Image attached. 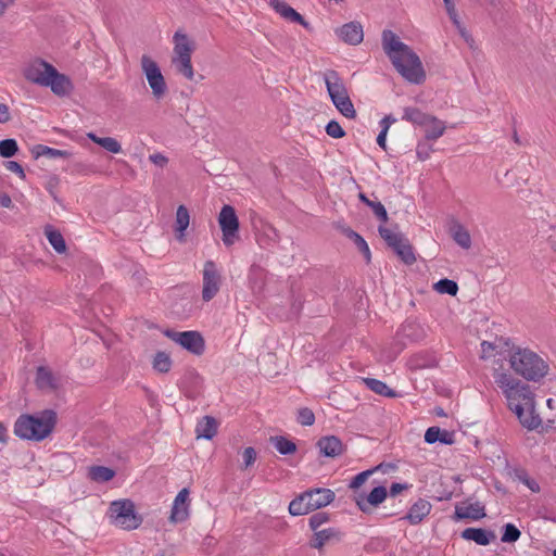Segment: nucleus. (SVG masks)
<instances>
[{
	"mask_svg": "<svg viewBox=\"0 0 556 556\" xmlns=\"http://www.w3.org/2000/svg\"><path fill=\"white\" fill-rule=\"evenodd\" d=\"M494 379L505 394L509 409L516 414L522 427L529 430L538 429L542 425V419L535 412L534 393L530 386L498 370H495Z\"/></svg>",
	"mask_w": 556,
	"mask_h": 556,
	"instance_id": "obj_1",
	"label": "nucleus"
},
{
	"mask_svg": "<svg viewBox=\"0 0 556 556\" xmlns=\"http://www.w3.org/2000/svg\"><path fill=\"white\" fill-rule=\"evenodd\" d=\"M382 48L395 70L409 83L421 84L426 73L419 56L390 29L382 31Z\"/></svg>",
	"mask_w": 556,
	"mask_h": 556,
	"instance_id": "obj_2",
	"label": "nucleus"
},
{
	"mask_svg": "<svg viewBox=\"0 0 556 556\" xmlns=\"http://www.w3.org/2000/svg\"><path fill=\"white\" fill-rule=\"evenodd\" d=\"M56 425V413L45 409L36 415L23 414L14 424V434L23 440L41 441Z\"/></svg>",
	"mask_w": 556,
	"mask_h": 556,
	"instance_id": "obj_3",
	"label": "nucleus"
},
{
	"mask_svg": "<svg viewBox=\"0 0 556 556\" xmlns=\"http://www.w3.org/2000/svg\"><path fill=\"white\" fill-rule=\"evenodd\" d=\"M510 368L528 381H540L548 372V364L535 352L517 348L509 353Z\"/></svg>",
	"mask_w": 556,
	"mask_h": 556,
	"instance_id": "obj_4",
	"label": "nucleus"
},
{
	"mask_svg": "<svg viewBox=\"0 0 556 556\" xmlns=\"http://www.w3.org/2000/svg\"><path fill=\"white\" fill-rule=\"evenodd\" d=\"M334 496V492L326 488L307 490L291 501L289 504V513L292 516L306 515L329 505L333 502Z\"/></svg>",
	"mask_w": 556,
	"mask_h": 556,
	"instance_id": "obj_5",
	"label": "nucleus"
},
{
	"mask_svg": "<svg viewBox=\"0 0 556 556\" xmlns=\"http://www.w3.org/2000/svg\"><path fill=\"white\" fill-rule=\"evenodd\" d=\"M380 237L387 245L397 255L406 265H413L416 262V254L409 240L402 232H394L391 229L380 225L378 227Z\"/></svg>",
	"mask_w": 556,
	"mask_h": 556,
	"instance_id": "obj_6",
	"label": "nucleus"
},
{
	"mask_svg": "<svg viewBox=\"0 0 556 556\" xmlns=\"http://www.w3.org/2000/svg\"><path fill=\"white\" fill-rule=\"evenodd\" d=\"M110 510L117 526L125 530L137 529L141 522V516L135 511V505L130 500L114 501Z\"/></svg>",
	"mask_w": 556,
	"mask_h": 556,
	"instance_id": "obj_7",
	"label": "nucleus"
},
{
	"mask_svg": "<svg viewBox=\"0 0 556 556\" xmlns=\"http://www.w3.org/2000/svg\"><path fill=\"white\" fill-rule=\"evenodd\" d=\"M142 73L155 99H162L167 92V85L161 72L159 64L148 54H143L140 59Z\"/></svg>",
	"mask_w": 556,
	"mask_h": 556,
	"instance_id": "obj_8",
	"label": "nucleus"
},
{
	"mask_svg": "<svg viewBox=\"0 0 556 556\" xmlns=\"http://www.w3.org/2000/svg\"><path fill=\"white\" fill-rule=\"evenodd\" d=\"M218 224L223 232V243L226 247H231L239 240V219L235 208L231 205L225 204L218 215Z\"/></svg>",
	"mask_w": 556,
	"mask_h": 556,
	"instance_id": "obj_9",
	"label": "nucleus"
},
{
	"mask_svg": "<svg viewBox=\"0 0 556 556\" xmlns=\"http://www.w3.org/2000/svg\"><path fill=\"white\" fill-rule=\"evenodd\" d=\"M164 334L173 340L174 342L180 344L184 349L189 351L194 355H202L205 350V341L203 336L199 331L188 330L182 332H177L174 330L167 329Z\"/></svg>",
	"mask_w": 556,
	"mask_h": 556,
	"instance_id": "obj_10",
	"label": "nucleus"
},
{
	"mask_svg": "<svg viewBox=\"0 0 556 556\" xmlns=\"http://www.w3.org/2000/svg\"><path fill=\"white\" fill-rule=\"evenodd\" d=\"M220 285L222 276L215 262L206 261L203 267L202 300L211 301L218 293Z\"/></svg>",
	"mask_w": 556,
	"mask_h": 556,
	"instance_id": "obj_11",
	"label": "nucleus"
},
{
	"mask_svg": "<svg viewBox=\"0 0 556 556\" xmlns=\"http://www.w3.org/2000/svg\"><path fill=\"white\" fill-rule=\"evenodd\" d=\"M52 67V64L41 59H36L25 67L24 77L33 84L45 87L50 78Z\"/></svg>",
	"mask_w": 556,
	"mask_h": 556,
	"instance_id": "obj_12",
	"label": "nucleus"
},
{
	"mask_svg": "<svg viewBox=\"0 0 556 556\" xmlns=\"http://www.w3.org/2000/svg\"><path fill=\"white\" fill-rule=\"evenodd\" d=\"M387 496H388V491H387L386 486L378 485V486L374 488L367 496L359 494L356 497L355 502L361 511L368 514V513H370V506H374V507L379 506L381 503L384 502Z\"/></svg>",
	"mask_w": 556,
	"mask_h": 556,
	"instance_id": "obj_13",
	"label": "nucleus"
},
{
	"mask_svg": "<svg viewBox=\"0 0 556 556\" xmlns=\"http://www.w3.org/2000/svg\"><path fill=\"white\" fill-rule=\"evenodd\" d=\"M338 37L351 46L359 45L364 39L363 26L359 22H349L336 29Z\"/></svg>",
	"mask_w": 556,
	"mask_h": 556,
	"instance_id": "obj_14",
	"label": "nucleus"
},
{
	"mask_svg": "<svg viewBox=\"0 0 556 556\" xmlns=\"http://www.w3.org/2000/svg\"><path fill=\"white\" fill-rule=\"evenodd\" d=\"M189 490L187 488L181 489L176 495L169 520L173 523L182 522L189 516Z\"/></svg>",
	"mask_w": 556,
	"mask_h": 556,
	"instance_id": "obj_15",
	"label": "nucleus"
},
{
	"mask_svg": "<svg viewBox=\"0 0 556 556\" xmlns=\"http://www.w3.org/2000/svg\"><path fill=\"white\" fill-rule=\"evenodd\" d=\"M45 87H50L51 91L59 97L70 94L74 88L71 79L60 73L54 66L51 70L50 78Z\"/></svg>",
	"mask_w": 556,
	"mask_h": 556,
	"instance_id": "obj_16",
	"label": "nucleus"
},
{
	"mask_svg": "<svg viewBox=\"0 0 556 556\" xmlns=\"http://www.w3.org/2000/svg\"><path fill=\"white\" fill-rule=\"evenodd\" d=\"M270 7L283 18L293 23H298L308 30L312 29L311 24L305 21L304 17L293 8H291L286 1L271 0Z\"/></svg>",
	"mask_w": 556,
	"mask_h": 556,
	"instance_id": "obj_17",
	"label": "nucleus"
},
{
	"mask_svg": "<svg viewBox=\"0 0 556 556\" xmlns=\"http://www.w3.org/2000/svg\"><path fill=\"white\" fill-rule=\"evenodd\" d=\"M317 446H318L320 453L325 457H331V458L342 455L343 452L345 451L344 444L336 435L321 437L317 441Z\"/></svg>",
	"mask_w": 556,
	"mask_h": 556,
	"instance_id": "obj_18",
	"label": "nucleus"
},
{
	"mask_svg": "<svg viewBox=\"0 0 556 556\" xmlns=\"http://www.w3.org/2000/svg\"><path fill=\"white\" fill-rule=\"evenodd\" d=\"M341 538L342 533L334 528L317 529L309 541V546L320 551L326 544L339 542Z\"/></svg>",
	"mask_w": 556,
	"mask_h": 556,
	"instance_id": "obj_19",
	"label": "nucleus"
},
{
	"mask_svg": "<svg viewBox=\"0 0 556 556\" xmlns=\"http://www.w3.org/2000/svg\"><path fill=\"white\" fill-rule=\"evenodd\" d=\"M431 508L432 505L429 501L419 498L410 506L403 519L407 520L410 525H418L430 514Z\"/></svg>",
	"mask_w": 556,
	"mask_h": 556,
	"instance_id": "obj_20",
	"label": "nucleus"
},
{
	"mask_svg": "<svg viewBox=\"0 0 556 556\" xmlns=\"http://www.w3.org/2000/svg\"><path fill=\"white\" fill-rule=\"evenodd\" d=\"M324 80L329 97L342 96L343 92L348 91L343 79L340 77L337 71L329 70L324 74Z\"/></svg>",
	"mask_w": 556,
	"mask_h": 556,
	"instance_id": "obj_21",
	"label": "nucleus"
},
{
	"mask_svg": "<svg viewBox=\"0 0 556 556\" xmlns=\"http://www.w3.org/2000/svg\"><path fill=\"white\" fill-rule=\"evenodd\" d=\"M462 538L484 546L495 539V533L482 528H467L462 532Z\"/></svg>",
	"mask_w": 556,
	"mask_h": 556,
	"instance_id": "obj_22",
	"label": "nucleus"
},
{
	"mask_svg": "<svg viewBox=\"0 0 556 556\" xmlns=\"http://www.w3.org/2000/svg\"><path fill=\"white\" fill-rule=\"evenodd\" d=\"M190 223V214L185 205H179L176 211L175 237L180 243L186 242V233Z\"/></svg>",
	"mask_w": 556,
	"mask_h": 556,
	"instance_id": "obj_23",
	"label": "nucleus"
},
{
	"mask_svg": "<svg viewBox=\"0 0 556 556\" xmlns=\"http://www.w3.org/2000/svg\"><path fill=\"white\" fill-rule=\"evenodd\" d=\"M485 517L484 506L480 505V503L469 504L466 507L456 506L454 513L455 520L462 519H472L479 520Z\"/></svg>",
	"mask_w": 556,
	"mask_h": 556,
	"instance_id": "obj_24",
	"label": "nucleus"
},
{
	"mask_svg": "<svg viewBox=\"0 0 556 556\" xmlns=\"http://www.w3.org/2000/svg\"><path fill=\"white\" fill-rule=\"evenodd\" d=\"M336 109L346 118H355L356 111L350 99L349 92H343L342 96H333L330 98Z\"/></svg>",
	"mask_w": 556,
	"mask_h": 556,
	"instance_id": "obj_25",
	"label": "nucleus"
},
{
	"mask_svg": "<svg viewBox=\"0 0 556 556\" xmlns=\"http://www.w3.org/2000/svg\"><path fill=\"white\" fill-rule=\"evenodd\" d=\"M217 421L214 417L204 416L197 425L195 432L198 438L206 440L213 439L217 433Z\"/></svg>",
	"mask_w": 556,
	"mask_h": 556,
	"instance_id": "obj_26",
	"label": "nucleus"
},
{
	"mask_svg": "<svg viewBox=\"0 0 556 556\" xmlns=\"http://www.w3.org/2000/svg\"><path fill=\"white\" fill-rule=\"evenodd\" d=\"M431 117H432V115L422 112L418 108L407 106L404 109V114L402 116V119L409 122L414 125L424 127V126H428Z\"/></svg>",
	"mask_w": 556,
	"mask_h": 556,
	"instance_id": "obj_27",
	"label": "nucleus"
},
{
	"mask_svg": "<svg viewBox=\"0 0 556 556\" xmlns=\"http://www.w3.org/2000/svg\"><path fill=\"white\" fill-rule=\"evenodd\" d=\"M174 41L175 47L173 58L191 56L193 47L186 34H181L179 31L175 33Z\"/></svg>",
	"mask_w": 556,
	"mask_h": 556,
	"instance_id": "obj_28",
	"label": "nucleus"
},
{
	"mask_svg": "<svg viewBox=\"0 0 556 556\" xmlns=\"http://www.w3.org/2000/svg\"><path fill=\"white\" fill-rule=\"evenodd\" d=\"M36 384L39 389H56V381L53 372L45 366H39L36 370Z\"/></svg>",
	"mask_w": 556,
	"mask_h": 556,
	"instance_id": "obj_29",
	"label": "nucleus"
},
{
	"mask_svg": "<svg viewBox=\"0 0 556 556\" xmlns=\"http://www.w3.org/2000/svg\"><path fill=\"white\" fill-rule=\"evenodd\" d=\"M45 235L49 243L58 253L66 252L67 247L65 240L59 230L54 229L51 225H48L45 227Z\"/></svg>",
	"mask_w": 556,
	"mask_h": 556,
	"instance_id": "obj_30",
	"label": "nucleus"
},
{
	"mask_svg": "<svg viewBox=\"0 0 556 556\" xmlns=\"http://www.w3.org/2000/svg\"><path fill=\"white\" fill-rule=\"evenodd\" d=\"M87 137L92 142L99 144L100 147H102L103 149H105L106 151H109L111 153L117 154V153L122 152V146H121V143L115 138H112V137H98L93 132H88Z\"/></svg>",
	"mask_w": 556,
	"mask_h": 556,
	"instance_id": "obj_31",
	"label": "nucleus"
},
{
	"mask_svg": "<svg viewBox=\"0 0 556 556\" xmlns=\"http://www.w3.org/2000/svg\"><path fill=\"white\" fill-rule=\"evenodd\" d=\"M343 233L354 242L356 248L364 255L366 262L369 263L371 260V254H370L369 247H368L367 242L365 241V239L359 233H357L356 231H354L351 228H344Z\"/></svg>",
	"mask_w": 556,
	"mask_h": 556,
	"instance_id": "obj_32",
	"label": "nucleus"
},
{
	"mask_svg": "<svg viewBox=\"0 0 556 556\" xmlns=\"http://www.w3.org/2000/svg\"><path fill=\"white\" fill-rule=\"evenodd\" d=\"M33 154H34L35 159H38L40 156H47L50 159H55V157L67 159L72 155V153L66 150H59V149L50 148V147H47L43 144L35 146L33 148Z\"/></svg>",
	"mask_w": 556,
	"mask_h": 556,
	"instance_id": "obj_33",
	"label": "nucleus"
},
{
	"mask_svg": "<svg viewBox=\"0 0 556 556\" xmlns=\"http://www.w3.org/2000/svg\"><path fill=\"white\" fill-rule=\"evenodd\" d=\"M424 128H425V138L427 140H437L445 131L444 123L433 115L430 118L428 126H424Z\"/></svg>",
	"mask_w": 556,
	"mask_h": 556,
	"instance_id": "obj_34",
	"label": "nucleus"
},
{
	"mask_svg": "<svg viewBox=\"0 0 556 556\" xmlns=\"http://www.w3.org/2000/svg\"><path fill=\"white\" fill-rule=\"evenodd\" d=\"M453 240L463 249L468 250L471 247V237L469 231L460 224H455L452 229Z\"/></svg>",
	"mask_w": 556,
	"mask_h": 556,
	"instance_id": "obj_35",
	"label": "nucleus"
},
{
	"mask_svg": "<svg viewBox=\"0 0 556 556\" xmlns=\"http://www.w3.org/2000/svg\"><path fill=\"white\" fill-rule=\"evenodd\" d=\"M115 471L105 466H91L88 469V477L96 482H106L113 479Z\"/></svg>",
	"mask_w": 556,
	"mask_h": 556,
	"instance_id": "obj_36",
	"label": "nucleus"
},
{
	"mask_svg": "<svg viewBox=\"0 0 556 556\" xmlns=\"http://www.w3.org/2000/svg\"><path fill=\"white\" fill-rule=\"evenodd\" d=\"M173 65L176 67V71L186 77L189 80H192L194 77L193 66L191 63V56H180L172 59Z\"/></svg>",
	"mask_w": 556,
	"mask_h": 556,
	"instance_id": "obj_37",
	"label": "nucleus"
},
{
	"mask_svg": "<svg viewBox=\"0 0 556 556\" xmlns=\"http://www.w3.org/2000/svg\"><path fill=\"white\" fill-rule=\"evenodd\" d=\"M269 441L281 455H290L296 452L295 443L286 437H270Z\"/></svg>",
	"mask_w": 556,
	"mask_h": 556,
	"instance_id": "obj_38",
	"label": "nucleus"
},
{
	"mask_svg": "<svg viewBox=\"0 0 556 556\" xmlns=\"http://www.w3.org/2000/svg\"><path fill=\"white\" fill-rule=\"evenodd\" d=\"M365 384L372 392L383 395L387 397H395L396 392L390 389L383 381L375 379V378H366L364 379Z\"/></svg>",
	"mask_w": 556,
	"mask_h": 556,
	"instance_id": "obj_39",
	"label": "nucleus"
},
{
	"mask_svg": "<svg viewBox=\"0 0 556 556\" xmlns=\"http://www.w3.org/2000/svg\"><path fill=\"white\" fill-rule=\"evenodd\" d=\"M434 290L441 294L456 295L458 291V285L451 279H440L433 286Z\"/></svg>",
	"mask_w": 556,
	"mask_h": 556,
	"instance_id": "obj_40",
	"label": "nucleus"
},
{
	"mask_svg": "<svg viewBox=\"0 0 556 556\" xmlns=\"http://www.w3.org/2000/svg\"><path fill=\"white\" fill-rule=\"evenodd\" d=\"M172 367V361L165 352H157L153 359V368L162 374L168 372Z\"/></svg>",
	"mask_w": 556,
	"mask_h": 556,
	"instance_id": "obj_41",
	"label": "nucleus"
},
{
	"mask_svg": "<svg viewBox=\"0 0 556 556\" xmlns=\"http://www.w3.org/2000/svg\"><path fill=\"white\" fill-rule=\"evenodd\" d=\"M60 185V177L58 175H51L45 184L46 190L49 192L54 202L63 206L62 199L58 195V188Z\"/></svg>",
	"mask_w": 556,
	"mask_h": 556,
	"instance_id": "obj_42",
	"label": "nucleus"
},
{
	"mask_svg": "<svg viewBox=\"0 0 556 556\" xmlns=\"http://www.w3.org/2000/svg\"><path fill=\"white\" fill-rule=\"evenodd\" d=\"M521 535L520 530L513 523H506L503 526V533L501 541L503 543H515Z\"/></svg>",
	"mask_w": 556,
	"mask_h": 556,
	"instance_id": "obj_43",
	"label": "nucleus"
},
{
	"mask_svg": "<svg viewBox=\"0 0 556 556\" xmlns=\"http://www.w3.org/2000/svg\"><path fill=\"white\" fill-rule=\"evenodd\" d=\"M18 146L15 139H3L0 141V156L10 159L16 154Z\"/></svg>",
	"mask_w": 556,
	"mask_h": 556,
	"instance_id": "obj_44",
	"label": "nucleus"
},
{
	"mask_svg": "<svg viewBox=\"0 0 556 556\" xmlns=\"http://www.w3.org/2000/svg\"><path fill=\"white\" fill-rule=\"evenodd\" d=\"M496 354L503 356L504 358L509 359V353L517 349L514 344L510 343L508 339L503 337L496 338L495 341Z\"/></svg>",
	"mask_w": 556,
	"mask_h": 556,
	"instance_id": "obj_45",
	"label": "nucleus"
},
{
	"mask_svg": "<svg viewBox=\"0 0 556 556\" xmlns=\"http://www.w3.org/2000/svg\"><path fill=\"white\" fill-rule=\"evenodd\" d=\"M296 420L302 426H312L315 422V414L308 407H302L298 410Z\"/></svg>",
	"mask_w": 556,
	"mask_h": 556,
	"instance_id": "obj_46",
	"label": "nucleus"
},
{
	"mask_svg": "<svg viewBox=\"0 0 556 556\" xmlns=\"http://www.w3.org/2000/svg\"><path fill=\"white\" fill-rule=\"evenodd\" d=\"M326 132L328 136L334 139H340L345 136V131L337 121H330L326 125Z\"/></svg>",
	"mask_w": 556,
	"mask_h": 556,
	"instance_id": "obj_47",
	"label": "nucleus"
},
{
	"mask_svg": "<svg viewBox=\"0 0 556 556\" xmlns=\"http://www.w3.org/2000/svg\"><path fill=\"white\" fill-rule=\"evenodd\" d=\"M329 521V514L325 511H318L309 518V527L313 531H316L320 526Z\"/></svg>",
	"mask_w": 556,
	"mask_h": 556,
	"instance_id": "obj_48",
	"label": "nucleus"
},
{
	"mask_svg": "<svg viewBox=\"0 0 556 556\" xmlns=\"http://www.w3.org/2000/svg\"><path fill=\"white\" fill-rule=\"evenodd\" d=\"M369 207L371 208L375 216L382 223H387L389 217L386 207L383 204L379 201H372L371 204H369Z\"/></svg>",
	"mask_w": 556,
	"mask_h": 556,
	"instance_id": "obj_49",
	"label": "nucleus"
},
{
	"mask_svg": "<svg viewBox=\"0 0 556 556\" xmlns=\"http://www.w3.org/2000/svg\"><path fill=\"white\" fill-rule=\"evenodd\" d=\"M372 473H374V470H370V469L357 473L351 480V482L349 484V488L353 489V490H356V489L361 488L366 482V480L369 478V476L372 475Z\"/></svg>",
	"mask_w": 556,
	"mask_h": 556,
	"instance_id": "obj_50",
	"label": "nucleus"
},
{
	"mask_svg": "<svg viewBox=\"0 0 556 556\" xmlns=\"http://www.w3.org/2000/svg\"><path fill=\"white\" fill-rule=\"evenodd\" d=\"M517 477L518 479L523 482L532 492H539L540 491V485L539 483L529 477V475L527 473V471L525 470H520L517 472Z\"/></svg>",
	"mask_w": 556,
	"mask_h": 556,
	"instance_id": "obj_51",
	"label": "nucleus"
},
{
	"mask_svg": "<svg viewBox=\"0 0 556 556\" xmlns=\"http://www.w3.org/2000/svg\"><path fill=\"white\" fill-rule=\"evenodd\" d=\"M496 355V346L494 341H482L481 343V358L488 359Z\"/></svg>",
	"mask_w": 556,
	"mask_h": 556,
	"instance_id": "obj_52",
	"label": "nucleus"
},
{
	"mask_svg": "<svg viewBox=\"0 0 556 556\" xmlns=\"http://www.w3.org/2000/svg\"><path fill=\"white\" fill-rule=\"evenodd\" d=\"M242 457H243V464H244L243 468H248L255 463L256 452L251 446L245 447L243 450Z\"/></svg>",
	"mask_w": 556,
	"mask_h": 556,
	"instance_id": "obj_53",
	"label": "nucleus"
},
{
	"mask_svg": "<svg viewBox=\"0 0 556 556\" xmlns=\"http://www.w3.org/2000/svg\"><path fill=\"white\" fill-rule=\"evenodd\" d=\"M444 5H445L446 12L448 14V17L451 18L453 24L457 28H460L462 25H460V22L458 20V15H457V12H456V9H455L454 0H450V3L445 2Z\"/></svg>",
	"mask_w": 556,
	"mask_h": 556,
	"instance_id": "obj_54",
	"label": "nucleus"
},
{
	"mask_svg": "<svg viewBox=\"0 0 556 556\" xmlns=\"http://www.w3.org/2000/svg\"><path fill=\"white\" fill-rule=\"evenodd\" d=\"M441 429L439 427H430L425 433V441L429 444L438 442L440 439Z\"/></svg>",
	"mask_w": 556,
	"mask_h": 556,
	"instance_id": "obj_55",
	"label": "nucleus"
},
{
	"mask_svg": "<svg viewBox=\"0 0 556 556\" xmlns=\"http://www.w3.org/2000/svg\"><path fill=\"white\" fill-rule=\"evenodd\" d=\"M431 147L426 142H419L416 148V153L419 160L425 161L429 157Z\"/></svg>",
	"mask_w": 556,
	"mask_h": 556,
	"instance_id": "obj_56",
	"label": "nucleus"
},
{
	"mask_svg": "<svg viewBox=\"0 0 556 556\" xmlns=\"http://www.w3.org/2000/svg\"><path fill=\"white\" fill-rule=\"evenodd\" d=\"M5 168L10 172L17 174L21 178H25V173L22 165L15 161L5 162Z\"/></svg>",
	"mask_w": 556,
	"mask_h": 556,
	"instance_id": "obj_57",
	"label": "nucleus"
},
{
	"mask_svg": "<svg viewBox=\"0 0 556 556\" xmlns=\"http://www.w3.org/2000/svg\"><path fill=\"white\" fill-rule=\"evenodd\" d=\"M149 160L156 166L163 168L167 165L168 159L162 153H154L149 156Z\"/></svg>",
	"mask_w": 556,
	"mask_h": 556,
	"instance_id": "obj_58",
	"label": "nucleus"
},
{
	"mask_svg": "<svg viewBox=\"0 0 556 556\" xmlns=\"http://www.w3.org/2000/svg\"><path fill=\"white\" fill-rule=\"evenodd\" d=\"M438 441L446 445H452L455 442L454 433L447 430H441L440 439Z\"/></svg>",
	"mask_w": 556,
	"mask_h": 556,
	"instance_id": "obj_59",
	"label": "nucleus"
},
{
	"mask_svg": "<svg viewBox=\"0 0 556 556\" xmlns=\"http://www.w3.org/2000/svg\"><path fill=\"white\" fill-rule=\"evenodd\" d=\"M11 119L9 106L4 103H0V124L8 123Z\"/></svg>",
	"mask_w": 556,
	"mask_h": 556,
	"instance_id": "obj_60",
	"label": "nucleus"
},
{
	"mask_svg": "<svg viewBox=\"0 0 556 556\" xmlns=\"http://www.w3.org/2000/svg\"><path fill=\"white\" fill-rule=\"evenodd\" d=\"M409 485L407 483H392L390 486V495L396 496L399 493H401L404 490H407Z\"/></svg>",
	"mask_w": 556,
	"mask_h": 556,
	"instance_id": "obj_61",
	"label": "nucleus"
},
{
	"mask_svg": "<svg viewBox=\"0 0 556 556\" xmlns=\"http://www.w3.org/2000/svg\"><path fill=\"white\" fill-rule=\"evenodd\" d=\"M395 122V118H393L391 115H387L384 116L381 122H380V126H381V130H386L388 132L390 126Z\"/></svg>",
	"mask_w": 556,
	"mask_h": 556,
	"instance_id": "obj_62",
	"label": "nucleus"
},
{
	"mask_svg": "<svg viewBox=\"0 0 556 556\" xmlns=\"http://www.w3.org/2000/svg\"><path fill=\"white\" fill-rule=\"evenodd\" d=\"M0 205L7 208L12 206V200L8 193L0 192Z\"/></svg>",
	"mask_w": 556,
	"mask_h": 556,
	"instance_id": "obj_63",
	"label": "nucleus"
},
{
	"mask_svg": "<svg viewBox=\"0 0 556 556\" xmlns=\"http://www.w3.org/2000/svg\"><path fill=\"white\" fill-rule=\"evenodd\" d=\"M387 131L386 130H380L378 137H377V143L380 148H382L383 150L387 149V143H386V140H387Z\"/></svg>",
	"mask_w": 556,
	"mask_h": 556,
	"instance_id": "obj_64",
	"label": "nucleus"
}]
</instances>
